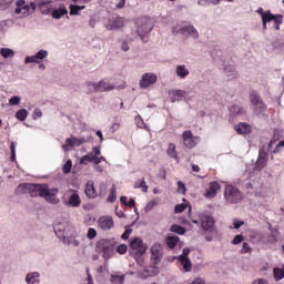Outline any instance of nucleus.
Instances as JSON below:
<instances>
[{
	"mask_svg": "<svg viewBox=\"0 0 284 284\" xmlns=\"http://www.w3.org/2000/svg\"><path fill=\"white\" fill-rule=\"evenodd\" d=\"M16 194H30L32 197L41 196V199L53 205L59 203V199L57 197L59 189H50L48 184L22 183L16 189Z\"/></svg>",
	"mask_w": 284,
	"mask_h": 284,
	"instance_id": "obj_1",
	"label": "nucleus"
},
{
	"mask_svg": "<svg viewBox=\"0 0 284 284\" xmlns=\"http://www.w3.org/2000/svg\"><path fill=\"white\" fill-rule=\"evenodd\" d=\"M95 250L98 254H102L104 261H110L114 256V240L101 239L97 242Z\"/></svg>",
	"mask_w": 284,
	"mask_h": 284,
	"instance_id": "obj_2",
	"label": "nucleus"
},
{
	"mask_svg": "<svg viewBox=\"0 0 284 284\" xmlns=\"http://www.w3.org/2000/svg\"><path fill=\"white\" fill-rule=\"evenodd\" d=\"M250 101L251 104L253 105L252 108L255 114H263V112L267 110V105L265 104L258 92L252 91L250 93Z\"/></svg>",
	"mask_w": 284,
	"mask_h": 284,
	"instance_id": "obj_3",
	"label": "nucleus"
},
{
	"mask_svg": "<svg viewBox=\"0 0 284 284\" xmlns=\"http://www.w3.org/2000/svg\"><path fill=\"white\" fill-rule=\"evenodd\" d=\"M224 197L227 203L236 204L243 199V194H241V191H239L234 185H226Z\"/></svg>",
	"mask_w": 284,
	"mask_h": 284,
	"instance_id": "obj_4",
	"label": "nucleus"
},
{
	"mask_svg": "<svg viewBox=\"0 0 284 284\" xmlns=\"http://www.w3.org/2000/svg\"><path fill=\"white\" fill-rule=\"evenodd\" d=\"M87 88L92 85L93 90L91 92H110L114 90V84L110 83L108 79H103L99 82H87Z\"/></svg>",
	"mask_w": 284,
	"mask_h": 284,
	"instance_id": "obj_5",
	"label": "nucleus"
},
{
	"mask_svg": "<svg viewBox=\"0 0 284 284\" xmlns=\"http://www.w3.org/2000/svg\"><path fill=\"white\" fill-rule=\"evenodd\" d=\"M138 27V34L142 39V41L146 42L149 32H152V24L148 21V19H140L136 21Z\"/></svg>",
	"mask_w": 284,
	"mask_h": 284,
	"instance_id": "obj_6",
	"label": "nucleus"
},
{
	"mask_svg": "<svg viewBox=\"0 0 284 284\" xmlns=\"http://www.w3.org/2000/svg\"><path fill=\"white\" fill-rule=\"evenodd\" d=\"M130 250H132L133 254H136V256H143V253L148 252V246L143 243L141 237H134L130 242Z\"/></svg>",
	"mask_w": 284,
	"mask_h": 284,
	"instance_id": "obj_7",
	"label": "nucleus"
},
{
	"mask_svg": "<svg viewBox=\"0 0 284 284\" xmlns=\"http://www.w3.org/2000/svg\"><path fill=\"white\" fill-rule=\"evenodd\" d=\"M101 156V146H93L92 148V152H90L87 155H83L80 159V163L81 165H85L87 163H94V165H97V159Z\"/></svg>",
	"mask_w": 284,
	"mask_h": 284,
	"instance_id": "obj_8",
	"label": "nucleus"
},
{
	"mask_svg": "<svg viewBox=\"0 0 284 284\" xmlns=\"http://www.w3.org/2000/svg\"><path fill=\"white\" fill-rule=\"evenodd\" d=\"M267 166V152L265 151V146H262L258 152L257 160L254 165L255 172H261L264 168Z\"/></svg>",
	"mask_w": 284,
	"mask_h": 284,
	"instance_id": "obj_9",
	"label": "nucleus"
},
{
	"mask_svg": "<svg viewBox=\"0 0 284 284\" xmlns=\"http://www.w3.org/2000/svg\"><path fill=\"white\" fill-rule=\"evenodd\" d=\"M98 226L100 230H103V232H110L114 227V219L110 215H102L98 220Z\"/></svg>",
	"mask_w": 284,
	"mask_h": 284,
	"instance_id": "obj_10",
	"label": "nucleus"
},
{
	"mask_svg": "<svg viewBox=\"0 0 284 284\" xmlns=\"http://www.w3.org/2000/svg\"><path fill=\"white\" fill-rule=\"evenodd\" d=\"M200 223L202 225V229H204L205 232H210L211 234H214V217L211 215L202 214L200 215Z\"/></svg>",
	"mask_w": 284,
	"mask_h": 284,
	"instance_id": "obj_11",
	"label": "nucleus"
},
{
	"mask_svg": "<svg viewBox=\"0 0 284 284\" xmlns=\"http://www.w3.org/2000/svg\"><path fill=\"white\" fill-rule=\"evenodd\" d=\"M179 32H181V34H189V37H192V39H199V31L192 24L182 27L179 30L173 28V34H179Z\"/></svg>",
	"mask_w": 284,
	"mask_h": 284,
	"instance_id": "obj_12",
	"label": "nucleus"
},
{
	"mask_svg": "<svg viewBox=\"0 0 284 284\" xmlns=\"http://www.w3.org/2000/svg\"><path fill=\"white\" fill-rule=\"evenodd\" d=\"M151 258L154 261L155 265L161 263V258H163V246H161V244L155 243L151 246Z\"/></svg>",
	"mask_w": 284,
	"mask_h": 284,
	"instance_id": "obj_13",
	"label": "nucleus"
},
{
	"mask_svg": "<svg viewBox=\"0 0 284 284\" xmlns=\"http://www.w3.org/2000/svg\"><path fill=\"white\" fill-rule=\"evenodd\" d=\"M154 83H156V74L144 73L140 80V88L145 90V88H150V85H154Z\"/></svg>",
	"mask_w": 284,
	"mask_h": 284,
	"instance_id": "obj_14",
	"label": "nucleus"
},
{
	"mask_svg": "<svg viewBox=\"0 0 284 284\" xmlns=\"http://www.w3.org/2000/svg\"><path fill=\"white\" fill-rule=\"evenodd\" d=\"M182 138L185 148H189V150L196 148V138L192 134V131H184Z\"/></svg>",
	"mask_w": 284,
	"mask_h": 284,
	"instance_id": "obj_15",
	"label": "nucleus"
},
{
	"mask_svg": "<svg viewBox=\"0 0 284 284\" xmlns=\"http://www.w3.org/2000/svg\"><path fill=\"white\" fill-rule=\"evenodd\" d=\"M43 59H48V51L40 50L36 55H29L24 59L26 63H41Z\"/></svg>",
	"mask_w": 284,
	"mask_h": 284,
	"instance_id": "obj_16",
	"label": "nucleus"
},
{
	"mask_svg": "<svg viewBox=\"0 0 284 284\" xmlns=\"http://www.w3.org/2000/svg\"><path fill=\"white\" fill-rule=\"evenodd\" d=\"M219 190H221V184H219V182H211L209 184V189L206 190V193L204 194V196L206 199H214Z\"/></svg>",
	"mask_w": 284,
	"mask_h": 284,
	"instance_id": "obj_17",
	"label": "nucleus"
},
{
	"mask_svg": "<svg viewBox=\"0 0 284 284\" xmlns=\"http://www.w3.org/2000/svg\"><path fill=\"white\" fill-rule=\"evenodd\" d=\"M123 26H125V20L121 17H116L115 19H113L112 21L109 22V24L106 26V29L121 30V28H123Z\"/></svg>",
	"mask_w": 284,
	"mask_h": 284,
	"instance_id": "obj_18",
	"label": "nucleus"
},
{
	"mask_svg": "<svg viewBox=\"0 0 284 284\" xmlns=\"http://www.w3.org/2000/svg\"><path fill=\"white\" fill-rule=\"evenodd\" d=\"M16 14H23V17H28L30 14V8L26 4V1L20 0L17 3Z\"/></svg>",
	"mask_w": 284,
	"mask_h": 284,
	"instance_id": "obj_19",
	"label": "nucleus"
},
{
	"mask_svg": "<svg viewBox=\"0 0 284 284\" xmlns=\"http://www.w3.org/2000/svg\"><path fill=\"white\" fill-rule=\"evenodd\" d=\"M111 284H123L125 283V274H121V272H113L109 278Z\"/></svg>",
	"mask_w": 284,
	"mask_h": 284,
	"instance_id": "obj_20",
	"label": "nucleus"
},
{
	"mask_svg": "<svg viewBox=\"0 0 284 284\" xmlns=\"http://www.w3.org/2000/svg\"><path fill=\"white\" fill-rule=\"evenodd\" d=\"M229 112L233 116H245V114H246L245 109L239 104H232L229 108Z\"/></svg>",
	"mask_w": 284,
	"mask_h": 284,
	"instance_id": "obj_21",
	"label": "nucleus"
},
{
	"mask_svg": "<svg viewBox=\"0 0 284 284\" xmlns=\"http://www.w3.org/2000/svg\"><path fill=\"white\" fill-rule=\"evenodd\" d=\"M84 193L88 199H97V189L94 187V182L89 181L85 185Z\"/></svg>",
	"mask_w": 284,
	"mask_h": 284,
	"instance_id": "obj_22",
	"label": "nucleus"
},
{
	"mask_svg": "<svg viewBox=\"0 0 284 284\" xmlns=\"http://www.w3.org/2000/svg\"><path fill=\"white\" fill-rule=\"evenodd\" d=\"M38 8H40L42 14H50L53 11L52 1H40Z\"/></svg>",
	"mask_w": 284,
	"mask_h": 284,
	"instance_id": "obj_23",
	"label": "nucleus"
},
{
	"mask_svg": "<svg viewBox=\"0 0 284 284\" xmlns=\"http://www.w3.org/2000/svg\"><path fill=\"white\" fill-rule=\"evenodd\" d=\"M68 14V8H65V4H61L58 9H54L51 13V17L53 19H61V17H65Z\"/></svg>",
	"mask_w": 284,
	"mask_h": 284,
	"instance_id": "obj_24",
	"label": "nucleus"
},
{
	"mask_svg": "<svg viewBox=\"0 0 284 284\" xmlns=\"http://www.w3.org/2000/svg\"><path fill=\"white\" fill-rule=\"evenodd\" d=\"M69 205H71V207H79L81 205V197L79 196V192L72 191V194L69 197Z\"/></svg>",
	"mask_w": 284,
	"mask_h": 284,
	"instance_id": "obj_25",
	"label": "nucleus"
},
{
	"mask_svg": "<svg viewBox=\"0 0 284 284\" xmlns=\"http://www.w3.org/2000/svg\"><path fill=\"white\" fill-rule=\"evenodd\" d=\"M178 261L181 263L184 272H192V261H190V257H178Z\"/></svg>",
	"mask_w": 284,
	"mask_h": 284,
	"instance_id": "obj_26",
	"label": "nucleus"
},
{
	"mask_svg": "<svg viewBox=\"0 0 284 284\" xmlns=\"http://www.w3.org/2000/svg\"><path fill=\"white\" fill-rule=\"evenodd\" d=\"M237 134H250V125L245 122H241L235 126Z\"/></svg>",
	"mask_w": 284,
	"mask_h": 284,
	"instance_id": "obj_27",
	"label": "nucleus"
},
{
	"mask_svg": "<svg viewBox=\"0 0 284 284\" xmlns=\"http://www.w3.org/2000/svg\"><path fill=\"white\" fill-rule=\"evenodd\" d=\"M185 97V91L176 90L171 93V101L174 103L175 101H182Z\"/></svg>",
	"mask_w": 284,
	"mask_h": 284,
	"instance_id": "obj_28",
	"label": "nucleus"
},
{
	"mask_svg": "<svg viewBox=\"0 0 284 284\" xmlns=\"http://www.w3.org/2000/svg\"><path fill=\"white\" fill-rule=\"evenodd\" d=\"M40 274L38 272L29 273L26 277L28 284H37L40 283L39 280Z\"/></svg>",
	"mask_w": 284,
	"mask_h": 284,
	"instance_id": "obj_29",
	"label": "nucleus"
},
{
	"mask_svg": "<svg viewBox=\"0 0 284 284\" xmlns=\"http://www.w3.org/2000/svg\"><path fill=\"white\" fill-rule=\"evenodd\" d=\"M166 154L168 156H170L171 159H179V155L176 153V144L174 143H170L169 148L166 150Z\"/></svg>",
	"mask_w": 284,
	"mask_h": 284,
	"instance_id": "obj_30",
	"label": "nucleus"
},
{
	"mask_svg": "<svg viewBox=\"0 0 284 284\" xmlns=\"http://www.w3.org/2000/svg\"><path fill=\"white\" fill-rule=\"evenodd\" d=\"M71 17L80 14L81 10H85V6L70 4L69 6Z\"/></svg>",
	"mask_w": 284,
	"mask_h": 284,
	"instance_id": "obj_31",
	"label": "nucleus"
},
{
	"mask_svg": "<svg viewBox=\"0 0 284 284\" xmlns=\"http://www.w3.org/2000/svg\"><path fill=\"white\" fill-rule=\"evenodd\" d=\"M190 74V71L185 68V65H178L176 67V75L180 77V79H185Z\"/></svg>",
	"mask_w": 284,
	"mask_h": 284,
	"instance_id": "obj_32",
	"label": "nucleus"
},
{
	"mask_svg": "<svg viewBox=\"0 0 284 284\" xmlns=\"http://www.w3.org/2000/svg\"><path fill=\"white\" fill-rule=\"evenodd\" d=\"M179 236H169L166 237V245L168 247H170V250H174V247H176V245L179 244Z\"/></svg>",
	"mask_w": 284,
	"mask_h": 284,
	"instance_id": "obj_33",
	"label": "nucleus"
},
{
	"mask_svg": "<svg viewBox=\"0 0 284 284\" xmlns=\"http://www.w3.org/2000/svg\"><path fill=\"white\" fill-rule=\"evenodd\" d=\"M273 274H274L275 281H283V278H284V264H283L282 268L275 267L273 270Z\"/></svg>",
	"mask_w": 284,
	"mask_h": 284,
	"instance_id": "obj_34",
	"label": "nucleus"
},
{
	"mask_svg": "<svg viewBox=\"0 0 284 284\" xmlns=\"http://www.w3.org/2000/svg\"><path fill=\"white\" fill-rule=\"evenodd\" d=\"M150 186H148V183L145 182V180H139L135 182L134 184V189L135 190H142V192H148Z\"/></svg>",
	"mask_w": 284,
	"mask_h": 284,
	"instance_id": "obj_35",
	"label": "nucleus"
},
{
	"mask_svg": "<svg viewBox=\"0 0 284 284\" xmlns=\"http://www.w3.org/2000/svg\"><path fill=\"white\" fill-rule=\"evenodd\" d=\"M274 14H272V12L267 11L266 14L263 16L262 21H263V28L264 30L267 29V23H270V21H274Z\"/></svg>",
	"mask_w": 284,
	"mask_h": 284,
	"instance_id": "obj_36",
	"label": "nucleus"
},
{
	"mask_svg": "<svg viewBox=\"0 0 284 284\" xmlns=\"http://www.w3.org/2000/svg\"><path fill=\"white\" fill-rule=\"evenodd\" d=\"M0 54L3 59H10V57H14V51L12 49L2 48Z\"/></svg>",
	"mask_w": 284,
	"mask_h": 284,
	"instance_id": "obj_37",
	"label": "nucleus"
},
{
	"mask_svg": "<svg viewBox=\"0 0 284 284\" xmlns=\"http://www.w3.org/2000/svg\"><path fill=\"white\" fill-rule=\"evenodd\" d=\"M16 119L18 121H26L28 119V111L26 109H21L16 113Z\"/></svg>",
	"mask_w": 284,
	"mask_h": 284,
	"instance_id": "obj_38",
	"label": "nucleus"
},
{
	"mask_svg": "<svg viewBox=\"0 0 284 284\" xmlns=\"http://www.w3.org/2000/svg\"><path fill=\"white\" fill-rule=\"evenodd\" d=\"M106 201L109 203H114L116 201V186H112L111 192L108 195Z\"/></svg>",
	"mask_w": 284,
	"mask_h": 284,
	"instance_id": "obj_39",
	"label": "nucleus"
},
{
	"mask_svg": "<svg viewBox=\"0 0 284 284\" xmlns=\"http://www.w3.org/2000/svg\"><path fill=\"white\" fill-rule=\"evenodd\" d=\"M171 231L174 232L175 234H180V235L185 234V227H183L179 224H173L171 226Z\"/></svg>",
	"mask_w": 284,
	"mask_h": 284,
	"instance_id": "obj_40",
	"label": "nucleus"
},
{
	"mask_svg": "<svg viewBox=\"0 0 284 284\" xmlns=\"http://www.w3.org/2000/svg\"><path fill=\"white\" fill-rule=\"evenodd\" d=\"M63 174H70L72 172V160H68L62 168Z\"/></svg>",
	"mask_w": 284,
	"mask_h": 284,
	"instance_id": "obj_41",
	"label": "nucleus"
},
{
	"mask_svg": "<svg viewBox=\"0 0 284 284\" xmlns=\"http://www.w3.org/2000/svg\"><path fill=\"white\" fill-rule=\"evenodd\" d=\"M187 210V203L178 204L174 207L175 214H181V212H185Z\"/></svg>",
	"mask_w": 284,
	"mask_h": 284,
	"instance_id": "obj_42",
	"label": "nucleus"
},
{
	"mask_svg": "<svg viewBox=\"0 0 284 284\" xmlns=\"http://www.w3.org/2000/svg\"><path fill=\"white\" fill-rule=\"evenodd\" d=\"M178 192L179 194H185L187 192V189L185 187V183L182 181L178 182Z\"/></svg>",
	"mask_w": 284,
	"mask_h": 284,
	"instance_id": "obj_43",
	"label": "nucleus"
},
{
	"mask_svg": "<svg viewBox=\"0 0 284 284\" xmlns=\"http://www.w3.org/2000/svg\"><path fill=\"white\" fill-rule=\"evenodd\" d=\"M115 252H118V254H126L128 252V245L126 244H120L116 248Z\"/></svg>",
	"mask_w": 284,
	"mask_h": 284,
	"instance_id": "obj_44",
	"label": "nucleus"
},
{
	"mask_svg": "<svg viewBox=\"0 0 284 284\" xmlns=\"http://www.w3.org/2000/svg\"><path fill=\"white\" fill-rule=\"evenodd\" d=\"M14 0H0V10H6L10 7V3H12Z\"/></svg>",
	"mask_w": 284,
	"mask_h": 284,
	"instance_id": "obj_45",
	"label": "nucleus"
},
{
	"mask_svg": "<svg viewBox=\"0 0 284 284\" xmlns=\"http://www.w3.org/2000/svg\"><path fill=\"white\" fill-rule=\"evenodd\" d=\"M87 239H89L90 241H92L93 239H97V231L92 227L89 229Z\"/></svg>",
	"mask_w": 284,
	"mask_h": 284,
	"instance_id": "obj_46",
	"label": "nucleus"
},
{
	"mask_svg": "<svg viewBox=\"0 0 284 284\" xmlns=\"http://www.w3.org/2000/svg\"><path fill=\"white\" fill-rule=\"evenodd\" d=\"M9 103L10 105H19V103H21V98L20 97H12L10 100H9Z\"/></svg>",
	"mask_w": 284,
	"mask_h": 284,
	"instance_id": "obj_47",
	"label": "nucleus"
},
{
	"mask_svg": "<svg viewBox=\"0 0 284 284\" xmlns=\"http://www.w3.org/2000/svg\"><path fill=\"white\" fill-rule=\"evenodd\" d=\"M130 234H132V229H126L124 233L121 235L123 241H128L130 239Z\"/></svg>",
	"mask_w": 284,
	"mask_h": 284,
	"instance_id": "obj_48",
	"label": "nucleus"
},
{
	"mask_svg": "<svg viewBox=\"0 0 284 284\" xmlns=\"http://www.w3.org/2000/svg\"><path fill=\"white\" fill-rule=\"evenodd\" d=\"M241 252L242 254H247V252H252V248L250 247V244L247 242L243 243Z\"/></svg>",
	"mask_w": 284,
	"mask_h": 284,
	"instance_id": "obj_49",
	"label": "nucleus"
},
{
	"mask_svg": "<svg viewBox=\"0 0 284 284\" xmlns=\"http://www.w3.org/2000/svg\"><path fill=\"white\" fill-rule=\"evenodd\" d=\"M273 21H274L275 26H281V24H283V16H281V14L275 16V17L273 18Z\"/></svg>",
	"mask_w": 284,
	"mask_h": 284,
	"instance_id": "obj_50",
	"label": "nucleus"
},
{
	"mask_svg": "<svg viewBox=\"0 0 284 284\" xmlns=\"http://www.w3.org/2000/svg\"><path fill=\"white\" fill-rule=\"evenodd\" d=\"M10 150H11V161H14V159H17V151H16L14 142L11 143Z\"/></svg>",
	"mask_w": 284,
	"mask_h": 284,
	"instance_id": "obj_51",
	"label": "nucleus"
},
{
	"mask_svg": "<svg viewBox=\"0 0 284 284\" xmlns=\"http://www.w3.org/2000/svg\"><path fill=\"white\" fill-rule=\"evenodd\" d=\"M239 243H243V235H235V237L233 239V245H239Z\"/></svg>",
	"mask_w": 284,
	"mask_h": 284,
	"instance_id": "obj_52",
	"label": "nucleus"
},
{
	"mask_svg": "<svg viewBox=\"0 0 284 284\" xmlns=\"http://www.w3.org/2000/svg\"><path fill=\"white\" fill-rule=\"evenodd\" d=\"M83 143H85V139H78V138H73V145H83Z\"/></svg>",
	"mask_w": 284,
	"mask_h": 284,
	"instance_id": "obj_53",
	"label": "nucleus"
},
{
	"mask_svg": "<svg viewBox=\"0 0 284 284\" xmlns=\"http://www.w3.org/2000/svg\"><path fill=\"white\" fill-rule=\"evenodd\" d=\"M155 205H159V203L156 201H150L146 206H145V210L150 211L152 210L153 207H155Z\"/></svg>",
	"mask_w": 284,
	"mask_h": 284,
	"instance_id": "obj_54",
	"label": "nucleus"
},
{
	"mask_svg": "<svg viewBox=\"0 0 284 284\" xmlns=\"http://www.w3.org/2000/svg\"><path fill=\"white\" fill-rule=\"evenodd\" d=\"M244 223H245V222H243V221H241V220H234V221H233V225H234L235 230H240V227H241L242 225H244Z\"/></svg>",
	"mask_w": 284,
	"mask_h": 284,
	"instance_id": "obj_55",
	"label": "nucleus"
},
{
	"mask_svg": "<svg viewBox=\"0 0 284 284\" xmlns=\"http://www.w3.org/2000/svg\"><path fill=\"white\" fill-rule=\"evenodd\" d=\"M190 255V248L185 247L183 248L182 255L178 256V258H189L187 256Z\"/></svg>",
	"mask_w": 284,
	"mask_h": 284,
	"instance_id": "obj_56",
	"label": "nucleus"
},
{
	"mask_svg": "<svg viewBox=\"0 0 284 284\" xmlns=\"http://www.w3.org/2000/svg\"><path fill=\"white\" fill-rule=\"evenodd\" d=\"M41 116H43V112H41L39 109H36L33 112V119H41Z\"/></svg>",
	"mask_w": 284,
	"mask_h": 284,
	"instance_id": "obj_57",
	"label": "nucleus"
},
{
	"mask_svg": "<svg viewBox=\"0 0 284 284\" xmlns=\"http://www.w3.org/2000/svg\"><path fill=\"white\" fill-rule=\"evenodd\" d=\"M65 145H67L68 148H74V138H72V139L68 138V139L65 140Z\"/></svg>",
	"mask_w": 284,
	"mask_h": 284,
	"instance_id": "obj_58",
	"label": "nucleus"
},
{
	"mask_svg": "<svg viewBox=\"0 0 284 284\" xmlns=\"http://www.w3.org/2000/svg\"><path fill=\"white\" fill-rule=\"evenodd\" d=\"M118 10H123L125 8V0H120L119 3L115 4Z\"/></svg>",
	"mask_w": 284,
	"mask_h": 284,
	"instance_id": "obj_59",
	"label": "nucleus"
},
{
	"mask_svg": "<svg viewBox=\"0 0 284 284\" xmlns=\"http://www.w3.org/2000/svg\"><path fill=\"white\" fill-rule=\"evenodd\" d=\"M87 276L88 284H94L92 280V274H90V268H87Z\"/></svg>",
	"mask_w": 284,
	"mask_h": 284,
	"instance_id": "obj_60",
	"label": "nucleus"
},
{
	"mask_svg": "<svg viewBox=\"0 0 284 284\" xmlns=\"http://www.w3.org/2000/svg\"><path fill=\"white\" fill-rule=\"evenodd\" d=\"M280 148H284V140L280 141V143L276 145V148L274 149V154H276L280 151Z\"/></svg>",
	"mask_w": 284,
	"mask_h": 284,
	"instance_id": "obj_61",
	"label": "nucleus"
},
{
	"mask_svg": "<svg viewBox=\"0 0 284 284\" xmlns=\"http://www.w3.org/2000/svg\"><path fill=\"white\" fill-rule=\"evenodd\" d=\"M134 205H136L134 199H130L129 202H126V207H134Z\"/></svg>",
	"mask_w": 284,
	"mask_h": 284,
	"instance_id": "obj_62",
	"label": "nucleus"
},
{
	"mask_svg": "<svg viewBox=\"0 0 284 284\" xmlns=\"http://www.w3.org/2000/svg\"><path fill=\"white\" fill-rule=\"evenodd\" d=\"M252 284H267V282L264 278H257Z\"/></svg>",
	"mask_w": 284,
	"mask_h": 284,
	"instance_id": "obj_63",
	"label": "nucleus"
},
{
	"mask_svg": "<svg viewBox=\"0 0 284 284\" xmlns=\"http://www.w3.org/2000/svg\"><path fill=\"white\" fill-rule=\"evenodd\" d=\"M160 178L163 179V181L168 180V173L165 172V170H162V172L159 174Z\"/></svg>",
	"mask_w": 284,
	"mask_h": 284,
	"instance_id": "obj_64",
	"label": "nucleus"
}]
</instances>
